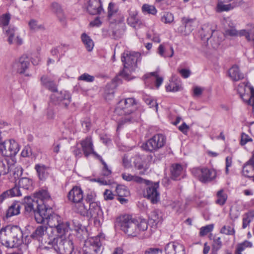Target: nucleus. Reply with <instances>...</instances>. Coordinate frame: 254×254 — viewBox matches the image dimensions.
Masks as SVG:
<instances>
[{
	"label": "nucleus",
	"instance_id": "nucleus-14",
	"mask_svg": "<svg viewBox=\"0 0 254 254\" xmlns=\"http://www.w3.org/2000/svg\"><path fill=\"white\" fill-rule=\"evenodd\" d=\"M181 22L182 25L178 28V31L183 35H189L195 27V19L184 17Z\"/></svg>",
	"mask_w": 254,
	"mask_h": 254
},
{
	"label": "nucleus",
	"instance_id": "nucleus-28",
	"mask_svg": "<svg viewBox=\"0 0 254 254\" xmlns=\"http://www.w3.org/2000/svg\"><path fill=\"white\" fill-rule=\"evenodd\" d=\"M47 229V228L45 226H39L31 234V238L39 242H42L43 236L46 233Z\"/></svg>",
	"mask_w": 254,
	"mask_h": 254
},
{
	"label": "nucleus",
	"instance_id": "nucleus-24",
	"mask_svg": "<svg viewBox=\"0 0 254 254\" xmlns=\"http://www.w3.org/2000/svg\"><path fill=\"white\" fill-rule=\"evenodd\" d=\"M243 174L247 177L253 178V176H254V154L244 166Z\"/></svg>",
	"mask_w": 254,
	"mask_h": 254
},
{
	"label": "nucleus",
	"instance_id": "nucleus-23",
	"mask_svg": "<svg viewBox=\"0 0 254 254\" xmlns=\"http://www.w3.org/2000/svg\"><path fill=\"white\" fill-rule=\"evenodd\" d=\"M102 215L103 212L100 207L95 202L90 203L88 208V216H87L97 220L98 218L102 217Z\"/></svg>",
	"mask_w": 254,
	"mask_h": 254
},
{
	"label": "nucleus",
	"instance_id": "nucleus-33",
	"mask_svg": "<svg viewBox=\"0 0 254 254\" xmlns=\"http://www.w3.org/2000/svg\"><path fill=\"white\" fill-rule=\"evenodd\" d=\"M41 83L46 88L55 93L57 91L56 84L47 76L44 75L41 78Z\"/></svg>",
	"mask_w": 254,
	"mask_h": 254
},
{
	"label": "nucleus",
	"instance_id": "nucleus-64",
	"mask_svg": "<svg viewBox=\"0 0 254 254\" xmlns=\"http://www.w3.org/2000/svg\"><path fill=\"white\" fill-rule=\"evenodd\" d=\"M23 173V169L20 166L15 167L13 171V175L14 178L16 179L19 178Z\"/></svg>",
	"mask_w": 254,
	"mask_h": 254
},
{
	"label": "nucleus",
	"instance_id": "nucleus-44",
	"mask_svg": "<svg viewBox=\"0 0 254 254\" xmlns=\"http://www.w3.org/2000/svg\"><path fill=\"white\" fill-rule=\"evenodd\" d=\"M32 180L26 177L20 179L18 182L19 187L25 190H28L32 186Z\"/></svg>",
	"mask_w": 254,
	"mask_h": 254
},
{
	"label": "nucleus",
	"instance_id": "nucleus-11",
	"mask_svg": "<svg viewBox=\"0 0 254 254\" xmlns=\"http://www.w3.org/2000/svg\"><path fill=\"white\" fill-rule=\"evenodd\" d=\"M24 205L25 211L27 212H34L35 219L37 214L40 213L42 209H45L47 206L46 204H40L38 200L30 196L25 197L24 199Z\"/></svg>",
	"mask_w": 254,
	"mask_h": 254
},
{
	"label": "nucleus",
	"instance_id": "nucleus-7",
	"mask_svg": "<svg viewBox=\"0 0 254 254\" xmlns=\"http://www.w3.org/2000/svg\"><path fill=\"white\" fill-rule=\"evenodd\" d=\"M166 137L161 133L153 135L142 145L143 150L150 152H155L162 148L166 144Z\"/></svg>",
	"mask_w": 254,
	"mask_h": 254
},
{
	"label": "nucleus",
	"instance_id": "nucleus-49",
	"mask_svg": "<svg viewBox=\"0 0 254 254\" xmlns=\"http://www.w3.org/2000/svg\"><path fill=\"white\" fill-rule=\"evenodd\" d=\"M170 50L171 54L170 55H168L165 52V49L164 46L162 44H161L158 48L157 53L162 57L166 58L168 57L171 58L173 56L174 54V49L172 47H170Z\"/></svg>",
	"mask_w": 254,
	"mask_h": 254
},
{
	"label": "nucleus",
	"instance_id": "nucleus-52",
	"mask_svg": "<svg viewBox=\"0 0 254 254\" xmlns=\"http://www.w3.org/2000/svg\"><path fill=\"white\" fill-rule=\"evenodd\" d=\"M224 29L235 27V24L230 17H224L222 21Z\"/></svg>",
	"mask_w": 254,
	"mask_h": 254
},
{
	"label": "nucleus",
	"instance_id": "nucleus-48",
	"mask_svg": "<svg viewBox=\"0 0 254 254\" xmlns=\"http://www.w3.org/2000/svg\"><path fill=\"white\" fill-rule=\"evenodd\" d=\"M254 217V213L253 212H249L246 213L243 218V228L245 229L249 224L251 222Z\"/></svg>",
	"mask_w": 254,
	"mask_h": 254
},
{
	"label": "nucleus",
	"instance_id": "nucleus-2",
	"mask_svg": "<svg viewBox=\"0 0 254 254\" xmlns=\"http://www.w3.org/2000/svg\"><path fill=\"white\" fill-rule=\"evenodd\" d=\"M22 232L17 226H7L0 231V241L8 248L18 247L22 242Z\"/></svg>",
	"mask_w": 254,
	"mask_h": 254
},
{
	"label": "nucleus",
	"instance_id": "nucleus-54",
	"mask_svg": "<svg viewBox=\"0 0 254 254\" xmlns=\"http://www.w3.org/2000/svg\"><path fill=\"white\" fill-rule=\"evenodd\" d=\"M237 33V30L235 28V27L224 29V35L225 37L236 36Z\"/></svg>",
	"mask_w": 254,
	"mask_h": 254
},
{
	"label": "nucleus",
	"instance_id": "nucleus-10",
	"mask_svg": "<svg viewBox=\"0 0 254 254\" xmlns=\"http://www.w3.org/2000/svg\"><path fill=\"white\" fill-rule=\"evenodd\" d=\"M143 183L147 185L145 190L144 191L143 195L144 197L149 199L153 204H156L160 200V192L158 189L159 187V183H150L149 181L146 180Z\"/></svg>",
	"mask_w": 254,
	"mask_h": 254
},
{
	"label": "nucleus",
	"instance_id": "nucleus-59",
	"mask_svg": "<svg viewBox=\"0 0 254 254\" xmlns=\"http://www.w3.org/2000/svg\"><path fill=\"white\" fill-rule=\"evenodd\" d=\"M7 190L9 192L10 197L19 196L22 195L19 188L17 186H15L12 188L11 189H10Z\"/></svg>",
	"mask_w": 254,
	"mask_h": 254
},
{
	"label": "nucleus",
	"instance_id": "nucleus-17",
	"mask_svg": "<svg viewBox=\"0 0 254 254\" xmlns=\"http://www.w3.org/2000/svg\"><path fill=\"white\" fill-rule=\"evenodd\" d=\"M67 197L69 201L74 203H80L83 198V192L81 189L75 186L68 192Z\"/></svg>",
	"mask_w": 254,
	"mask_h": 254
},
{
	"label": "nucleus",
	"instance_id": "nucleus-36",
	"mask_svg": "<svg viewBox=\"0 0 254 254\" xmlns=\"http://www.w3.org/2000/svg\"><path fill=\"white\" fill-rule=\"evenodd\" d=\"M11 165L9 164V160L5 158L4 160L0 158V176L5 175L8 173Z\"/></svg>",
	"mask_w": 254,
	"mask_h": 254
},
{
	"label": "nucleus",
	"instance_id": "nucleus-56",
	"mask_svg": "<svg viewBox=\"0 0 254 254\" xmlns=\"http://www.w3.org/2000/svg\"><path fill=\"white\" fill-rule=\"evenodd\" d=\"M30 29L32 30H43L44 29L42 25L38 24L37 22L34 19H31L28 23Z\"/></svg>",
	"mask_w": 254,
	"mask_h": 254
},
{
	"label": "nucleus",
	"instance_id": "nucleus-47",
	"mask_svg": "<svg viewBox=\"0 0 254 254\" xmlns=\"http://www.w3.org/2000/svg\"><path fill=\"white\" fill-rule=\"evenodd\" d=\"M116 192L120 197H126L129 194V191L127 188L123 185H118L116 187Z\"/></svg>",
	"mask_w": 254,
	"mask_h": 254
},
{
	"label": "nucleus",
	"instance_id": "nucleus-21",
	"mask_svg": "<svg viewBox=\"0 0 254 254\" xmlns=\"http://www.w3.org/2000/svg\"><path fill=\"white\" fill-rule=\"evenodd\" d=\"M166 254H185L184 247L178 243L171 242L165 247Z\"/></svg>",
	"mask_w": 254,
	"mask_h": 254
},
{
	"label": "nucleus",
	"instance_id": "nucleus-32",
	"mask_svg": "<svg viewBox=\"0 0 254 254\" xmlns=\"http://www.w3.org/2000/svg\"><path fill=\"white\" fill-rule=\"evenodd\" d=\"M20 204L19 202H14L8 207L6 211L5 217L6 218L17 215L20 213Z\"/></svg>",
	"mask_w": 254,
	"mask_h": 254
},
{
	"label": "nucleus",
	"instance_id": "nucleus-45",
	"mask_svg": "<svg viewBox=\"0 0 254 254\" xmlns=\"http://www.w3.org/2000/svg\"><path fill=\"white\" fill-rule=\"evenodd\" d=\"M10 19L11 15L9 13L1 15L0 17V26L2 27L3 29L6 28Z\"/></svg>",
	"mask_w": 254,
	"mask_h": 254
},
{
	"label": "nucleus",
	"instance_id": "nucleus-25",
	"mask_svg": "<svg viewBox=\"0 0 254 254\" xmlns=\"http://www.w3.org/2000/svg\"><path fill=\"white\" fill-rule=\"evenodd\" d=\"M215 31V28L213 27L211 24L207 23L203 25L200 31L201 38L208 41Z\"/></svg>",
	"mask_w": 254,
	"mask_h": 254
},
{
	"label": "nucleus",
	"instance_id": "nucleus-61",
	"mask_svg": "<svg viewBox=\"0 0 254 254\" xmlns=\"http://www.w3.org/2000/svg\"><path fill=\"white\" fill-rule=\"evenodd\" d=\"M78 79L79 80H83L86 82H91L94 81V77L88 73H85L79 76Z\"/></svg>",
	"mask_w": 254,
	"mask_h": 254
},
{
	"label": "nucleus",
	"instance_id": "nucleus-19",
	"mask_svg": "<svg viewBox=\"0 0 254 254\" xmlns=\"http://www.w3.org/2000/svg\"><path fill=\"white\" fill-rule=\"evenodd\" d=\"M16 30V28L13 26H9L3 29L5 35L8 37L7 41L9 44H11L15 42L17 45H20L23 43L22 39L18 36H16V39H14Z\"/></svg>",
	"mask_w": 254,
	"mask_h": 254
},
{
	"label": "nucleus",
	"instance_id": "nucleus-50",
	"mask_svg": "<svg viewBox=\"0 0 254 254\" xmlns=\"http://www.w3.org/2000/svg\"><path fill=\"white\" fill-rule=\"evenodd\" d=\"M220 233L227 235H234L235 233L234 226L224 225L221 228Z\"/></svg>",
	"mask_w": 254,
	"mask_h": 254
},
{
	"label": "nucleus",
	"instance_id": "nucleus-18",
	"mask_svg": "<svg viewBox=\"0 0 254 254\" xmlns=\"http://www.w3.org/2000/svg\"><path fill=\"white\" fill-rule=\"evenodd\" d=\"M88 12L92 15L100 14L103 11L100 0H89L87 6Z\"/></svg>",
	"mask_w": 254,
	"mask_h": 254
},
{
	"label": "nucleus",
	"instance_id": "nucleus-53",
	"mask_svg": "<svg viewBox=\"0 0 254 254\" xmlns=\"http://www.w3.org/2000/svg\"><path fill=\"white\" fill-rule=\"evenodd\" d=\"M250 86H251V85H250L249 83H242L238 86V92H239L241 98L243 100H244V97L245 96V94L243 93V92L245 91V88L246 87L250 89Z\"/></svg>",
	"mask_w": 254,
	"mask_h": 254
},
{
	"label": "nucleus",
	"instance_id": "nucleus-31",
	"mask_svg": "<svg viewBox=\"0 0 254 254\" xmlns=\"http://www.w3.org/2000/svg\"><path fill=\"white\" fill-rule=\"evenodd\" d=\"M229 76L233 81H239L244 78V74L240 71L237 65H233L228 71Z\"/></svg>",
	"mask_w": 254,
	"mask_h": 254
},
{
	"label": "nucleus",
	"instance_id": "nucleus-30",
	"mask_svg": "<svg viewBox=\"0 0 254 254\" xmlns=\"http://www.w3.org/2000/svg\"><path fill=\"white\" fill-rule=\"evenodd\" d=\"M34 197L39 200L40 204H45V203L51 200V196L48 191L46 190H41L35 193Z\"/></svg>",
	"mask_w": 254,
	"mask_h": 254
},
{
	"label": "nucleus",
	"instance_id": "nucleus-39",
	"mask_svg": "<svg viewBox=\"0 0 254 254\" xmlns=\"http://www.w3.org/2000/svg\"><path fill=\"white\" fill-rule=\"evenodd\" d=\"M237 33L236 36H245L247 40L253 41L254 45V27L251 29L250 31L242 29L239 31L237 30Z\"/></svg>",
	"mask_w": 254,
	"mask_h": 254
},
{
	"label": "nucleus",
	"instance_id": "nucleus-55",
	"mask_svg": "<svg viewBox=\"0 0 254 254\" xmlns=\"http://www.w3.org/2000/svg\"><path fill=\"white\" fill-rule=\"evenodd\" d=\"M145 102L148 105L150 108L155 107V110L157 112L158 110V104L156 101L149 97H145L143 98Z\"/></svg>",
	"mask_w": 254,
	"mask_h": 254
},
{
	"label": "nucleus",
	"instance_id": "nucleus-57",
	"mask_svg": "<svg viewBox=\"0 0 254 254\" xmlns=\"http://www.w3.org/2000/svg\"><path fill=\"white\" fill-rule=\"evenodd\" d=\"M173 20L174 16L170 12L165 13L161 18V21L165 23H170Z\"/></svg>",
	"mask_w": 254,
	"mask_h": 254
},
{
	"label": "nucleus",
	"instance_id": "nucleus-3",
	"mask_svg": "<svg viewBox=\"0 0 254 254\" xmlns=\"http://www.w3.org/2000/svg\"><path fill=\"white\" fill-rule=\"evenodd\" d=\"M105 239L103 234H100L97 236L90 238L86 241L87 249L85 250L84 254H101L103 252V247L102 243ZM122 249H116L113 254H123Z\"/></svg>",
	"mask_w": 254,
	"mask_h": 254
},
{
	"label": "nucleus",
	"instance_id": "nucleus-60",
	"mask_svg": "<svg viewBox=\"0 0 254 254\" xmlns=\"http://www.w3.org/2000/svg\"><path fill=\"white\" fill-rule=\"evenodd\" d=\"M98 158L100 160L101 162H102V164L104 166L103 170H102L103 175L104 176H108L110 175L111 174L112 171L110 169H109L108 168V166H107V164L106 163V162L102 159V158H101V156H100V158Z\"/></svg>",
	"mask_w": 254,
	"mask_h": 254
},
{
	"label": "nucleus",
	"instance_id": "nucleus-35",
	"mask_svg": "<svg viewBox=\"0 0 254 254\" xmlns=\"http://www.w3.org/2000/svg\"><path fill=\"white\" fill-rule=\"evenodd\" d=\"M82 43L88 52L92 51L94 46V42L92 39L86 33H83L81 36Z\"/></svg>",
	"mask_w": 254,
	"mask_h": 254
},
{
	"label": "nucleus",
	"instance_id": "nucleus-20",
	"mask_svg": "<svg viewBox=\"0 0 254 254\" xmlns=\"http://www.w3.org/2000/svg\"><path fill=\"white\" fill-rule=\"evenodd\" d=\"M16 30V28L13 26H9L3 29L5 35L8 37L7 41L9 44H11L15 42L17 45H20L23 43L22 39L18 36H16V39H14Z\"/></svg>",
	"mask_w": 254,
	"mask_h": 254
},
{
	"label": "nucleus",
	"instance_id": "nucleus-8",
	"mask_svg": "<svg viewBox=\"0 0 254 254\" xmlns=\"http://www.w3.org/2000/svg\"><path fill=\"white\" fill-rule=\"evenodd\" d=\"M191 171L194 177L204 183L213 181L216 177V172L213 169L197 167L192 168Z\"/></svg>",
	"mask_w": 254,
	"mask_h": 254
},
{
	"label": "nucleus",
	"instance_id": "nucleus-42",
	"mask_svg": "<svg viewBox=\"0 0 254 254\" xmlns=\"http://www.w3.org/2000/svg\"><path fill=\"white\" fill-rule=\"evenodd\" d=\"M77 204L75 206V211L83 216H88V206H86L84 203H76Z\"/></svg>",
	"mask_w": 254,
	"mask_h": 254
},
{
	"label": "nucleus",
	"instance_id": "nucleus-62",
	"mask_svg": "<svg viewBox=\"0 0 254 254\" xmlns=\"http://www.w3.org/2000/svg\"><path fill=\"white\" fill-rule=\"evenodd\" d=\"M144 254H162V250L157 248H149L145 250Z\"/></svg>",
	"mask_w": 254,
	"mask_h": 254
},
{
	"label": "nucleus",
	"instance_id": "nucleus-16",
	"mask_svg": "<svg viewBox=\"0 0 254 254\" xmlns=\"http://www.w3.org/2000/svg\"><path fill=\"white\" fill-rule=\"evenodd\" d=\"M186 167L180 164L176 163L171 167V178L174 180H179L185 176Z\"/></svg>",
	"mask_w": 254,
	"mask_h": 254
},
{
	"label": "nucleus",
	"instance_id": "nucleus-41",
	"mask_svg": "<svg viewBox=\"0 0 254 254\" xmlns=\"http://www.w3.org/2000/svg\"><path fill=\"white\" fill-rule=\"evenodd\" d=\"M144 77L145 79H147L149 77H152V79H154L155 80V85L157 88H159V87L161 85L163 81V78L161 77H159L157 72H153L150 73L149 74H146L144 76Z\"/></svg>",
	"mask_w": 254,
	"mask_h": 254
},
{
	"label": "nucleus",
	"instance_id": "nucleus-6",
	"mask_svg": "<svg viewBox=\"0 0 254 254\" xmlns=\"http://www.w3.org/2000/svg\"><path fill=\"white\" fill-rule=\"evenodd\" d=\"M19 149V144L13 139L0 142V154L6 158H10L12 162Z\"/></svg>",
	"mask_w": 254,
	"mask_h": 254
},
{
	"label": "nucleus",
	"instance_id": "nucleus-22",
	"mask_svg": "<svg viewBox=\"0 0 254 254\" xmlns=\"http://www.w3.org/2000/svg\"><path fill=\"white\" fill-rule=\"evenodd\" d=\"M70 229H71V228L70 227L69 223L62 221V222L59 224L58 226L52 229V232L56 233L55 237H65V233Z\"/></svg>",
	"mask_w": 254,
	"mask_h": 254
},
{
	"label": "nucleus",
	"instance_id": "nucleus-38",
	"mask_svg": "<svg viewBox=\"0 0 254 254\" xmlns=\"http://www.w3.org/2000/svg\"><path fill=\"white\" fill-rule=\"evenodd\" d=\"M149 220L153 224L158 225L162 221V216L161 212L159 210H154L152 211L149 215Z\"/></svg>",
	"mask_w": 254,
	"mask_h": 254
},
{
	"label": "nucleus",
	"instance_id": "nucleus-29",
	"mask_svg": "<svg viewBox=\"0 0 254 254\" xmlns=\"http://www.w3.org/2000/svg\"><path fill=\"white\" fill-rule=\"evenodd\" d=\"M35 169L41 180H44L48 177L50 170L49 167L43 164H37L35 166Z\"/></svg>",
	"mask_w": 254,
	"mask_h": 254
},
{
	"label": "nucleus",
	"instance_id": "nucleus-9",
	"mask_svg": "<svg viewBox=\"0 0 254 254\" xmlns=\"http://www.w3.org/2000/svg\"><path fill=\"white\" fill-rule=\"evenodd\" d=\"M136 104L134 99L132 98L121 100L115 110V114L118 116L129 115L136 109Z\"/></svg>",
	"mask_w": 254,
	"mask_h": 254
},
{
	"label": "nucleus",
	"instance_id": "nucleus-27",
	"mask_svg": "<svg viewBox=\"0 0 254 254\" xmlns=\"http://www.w3.org/2000/svg\"><path fill=\"white\" fill-rule=\"evenodd\" d=\"M242 2V0H235L232 3L225 4L223 2H219L217 5V11H228L234 9L235 7L240 5Z\"/></svg>",
	"mask_w": 254,
	"mask_h": 254
},
{
	"label": "nucleus",
	"instance_id": "nucleus-12",
	"mask_svg": "<svg viewBox=\"0 0 254 254\" xmlns=\"http://www.w3.org/2000/svg\"><path fill=\"white\" fill-rule=\"evenodd\" d=\"M51 100L55 104L66 107L71 102V97L69 93L66 91L61 92L57 91L51 95Z\"/></svg>",
	"mask_w": 254,
	"mask_h": 254
},
{
	"label": "nucleus",
	"instance_id": "nucleus-26",
	"mask_svg": "<svg viewBox=\"0 0 254 254\" xmlns=\"http://www.w3.org/2000/svg\"><path fill=\"white\" fill-rule=\"evenodd\" d=\"M137 14L136 10H130L129 16L127 19V24L135 29L138 28L141 24V22L137 17Z\"/></svg>",
	"mask_w": 254,
	"mask_h": 254
},
{
	"label": "nucleus",
	"instance_id": "nucleus-63",
	"mask_svg": "<svg viewBox=\"0 0 254 254\" xmlns=\"http://www.w3.org/2000/svg\"><path fill=\"white\" fill-rule=\"evenodd\" d=\"M108 17L110 18L112 16H114L117 12V8L115 5L110 2L108 6Z\"/></svg>",
	"mask_w": 254,
	"mask_h": 254
},
{
	"label": "nucleus",
	"instance_id": "nucleus-5",
	"mask_svg": "<svg viewBox=\"0 0 254 254\" xmlns=\"http://www.w3.org/2000/svg\"><path fill=\"white\" fill-rule=\"evenodd\" d=\"M121 60L124 65V69L121 74L126 76L127 71H134L137 67V63L141 61L140 54L134 52H125L122 56Z\"/></svg>",
	"mask_w": 254,
	"mask_h": 254
},
{
	"label": "nucleus",
	"instance_id": "nucleus-43",
	"mask_svg": "<svg viewBox=\"0 0 254 254\" xmlns=\"http://www.w3.org/2000/svg\"><path fill=\"white\" fill-rule=\"evenodd\" d=\"M51 8V10L57 15L61 20H62V19L64 18L63 10L59 4L56 2L52 3Z\"/></svg>",
	"mask_w": 254,
	"mask_h": 254
},
{
	"label": "nucleus",
	"instance_id": "nucleus-15",
	"mask_svg": "<svg viewBox=\"0 0 254 254\" xmlns=\"http://www.w3.org/2000/svg\"><path fill=\"white\" fill-rule=\"evenodd\" d=\"M29 65L28 58L26 55H23L18 60L15 61L12 64V68L17 72L22 74L25 73Z\"/></svg>",
	"mask_w": 254,
	"mask_h": 254
},
{
	"label": "nucleus",
	"instance_id": "nucleus-1",
	"mask_svg": "<svg viewBox=\"0 0 254 254\" xmlns=\"http://www.w3.org/2000/svg\"><path fill=\"white\" fill-rule=\"evenodd\" d=\"M116 225L119 227L128 236L136 237L140 232L144 231L148 228V224L144 219L138 221L133 219L129 215H124L118 217Z\"/></svg>",
	"mask_w": 254,
	"mask_h": 254
},
{
	"label": "nucleus",
	"instance_id": "nucleus-51",
	"mask_svg": "<svg viewBox=\"0 0 254 254\" xmlns=\"http://www.w3.org/2000/svg\"><path fill=\"white\" fill-rule=\"evenodd\" d=\"M142 10L143 12L154 15L157 12V10L154 6L147 4H144L142 7Z\"/></svg>",
	"mask_w": 254,
	"mask_h": 254
},
{
	"label": "nucleus",
	"instance_id": "nucleus-58",
	"mask_svg": "<svg viewBox=\"0 0 254 254\" xmlns=\"http://www.w3.org/2000/svg\"><path fill=\"white\" fill-rule=\"evenodd\" d=\"M213 228V225H208L200 228L199 235L201 236H204L211 232Z\"/></svg>",
	"mask_w": 254,
	"mask_h": 254
},
{
	"label": "nucleus",
	"instance_id": "nucleus-37",
	"mask_svg": "<svg viewBox=\"0 0 254 254\" xmlns=\"http://www.w3.org/2000/svg\"><path fill=\"white\" fill-rule=\"evenodd\" d=\"M122 178L127 182L133 181L137 183H143L146 182L145 180L136 175H132L129 173H124L122 174Z\"/></svg>",
	"mask_w": 254,
	"mask_h": 254
},
{
	"label": "nucleus",
	"instance_id": "nucleus-40",
	"mask_svg": "<svg viewBox=\"0 0 254 254\" xmlns=\"http://www.w3.org/2000/svg\"><path fill=\"white\" fill-rule=\"evenodd\" d=\"M217 199L215 201L216 204L223 205L227 199V195L224 193L223 190H220L216 194Z\"/></svg>",
	"mask_w": 254,
	"mask_h": 254
},
{
	"label": "nucleus",
	"instance_id": "nucleus-4",
	"mask_svg": "<svg viewBox=\"0 0 254 254\" xmlns=\"http://www.w3.org/2000/svg\"><path fill=\"white\" fill-rule=\"evenodd\" d=\"M36 216V221L38 223L46 222L49 227L52 229L58 226L62 221L61 217L54 213L52 208L47 205L45 209H42Z\"/></svg>",
	"mask_w": 254,
	"mask_h": 254
},
{
	"label": "nucleus",
	"instance_id": "nucleus-46",
	"mask_svg": "<svg viewBox=\"0 0 254 254\" xmlns=\"http://www.w3.org/2000/svg\"><path fill=\"white\" fill-rule=\"evenodd\" d=\"M182 84L180 81L171 82L170 83L166 86L167 91L177 92L182 89Z\"/></svg>",
	"mask_w": 254,
	"mask_h": 254
},
{
	"label": "nucleus",
	"instance_id": "nucleus-13",
	"mask_svg": "<svg viewBox=\"0 0 254 254\" xmlns=\"http://www.w3.org/2000/svg\"><path fill=\"white\" fill-rule=\"evenodd\" d=\"M80 145L85 157L87 158L89 155H93L97 158H100V156L94 150L93 142L90 137H87L81 140Z\"/></svg>",
	"mask_w": 254,
	"mask_h": 254
},
{
	"label": "nucleus",
	"instance_id": "nucleus-34",
	"mask_svg": "<svg viewBox=\"0 0 254 254\" xmlns=\"http://www.w3.org/2000/svg\"><path fill=\"white\" fill-rule=\"evenodd\" d=\"M133 164L135 167L138 170H140L139 174L143 175L147 169V167L144 166V162L141 158L139 156H136L134 157Z\"/></svg>",
	"mask_w": 254,
	"mask_h": 254
}]
</instances>
